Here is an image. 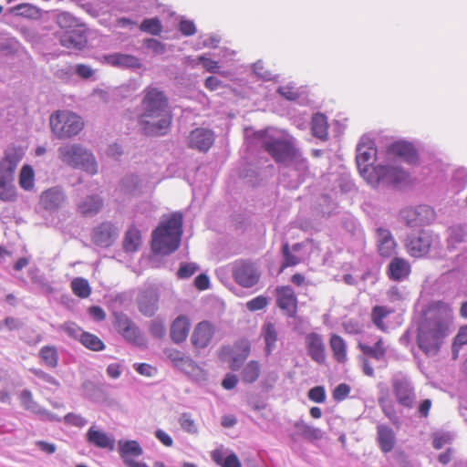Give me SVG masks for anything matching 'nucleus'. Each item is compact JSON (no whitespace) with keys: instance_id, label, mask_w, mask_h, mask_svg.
Wrapping results in <instances>:
<instances>
[{"instance_id":"nucleus-1","label":"nucleus","mask_w":467,"mask_h":467,"mask_svg":"<svg viewBox=\"0 0 467 467\" xmlns=\"http://www.w3.org/2000/svg\"><path fill=\"white\" fill-rule=\"evenodd\" d=\"M451 316L442 307L432 306L426 310L418 327L417 344L428 357L436 356L444 339L450 335Z\"/></svg>"},{"instance_id":"nucleus-2","label":"nucleus","mask_w":467,"mask_h":467,"mask_svg":"<svg viewBox=\"0 0 467 467\" xmlns=\"http://www.w3.org/2000/svg\"><path fill=\"white\" fill-rule=\"evenodd\" d=\"M182 213L175 212L162 220L152 233L151 249L154 254L168 255L176 251L182 235Z\"/></svg>"},{"instance_id":"nucleus-3","label":"nucleus","mask_w":467,"mask_h":467,"mask_svg":"<svg viewBox=\"0 0 467 467\" xmlns=\"http://www.w3.org/2000/svg\"><path fill=\"white\" fill-rule=\"evenodd\" d=\"M58 158L67 165L80 169L91 175L98 171L94 155L78 143H67L57 149Z\"/></svg>"},{"instance_id":"nucleus-4","label":"nucleus","mask_w":467,"mask_h":467,"mask_svg":"<svg viewBox=\"0 0 467 467\" xmlns=\"http://www.w3.org/2000/svg\"><path fill=\"white\" fill-rule=\"evenodd\" d=\"M262 146L279 165L302 155L296 147L295 140L285 135H266L262 140Z\"/></svg>"},{"instance_id":"nucleus-5","label":"nucleus","mask_w":467,"mask_h":467,"mask_svg":"<svg viewBox=\"0 0 467 467\" xmlns=\"http://www.w3.org/2000/svg\"><path fill=\"white\" fill-rule=\"evenodd\" d=\"M84 123L77 114L63 110L50 116L51 130L58 139L76 136L83 129Z\"/></svg>"},{"instance_id":"nucleus-6","label":"nucleus","mask_w":467,"mask_h":467,"mask_svg":"<svg viewBox=\"0 0 467 467\" xmlns=\"http://www.w3.org/2000/svg\"><path fill=\"white\" fill-rule=\"evenodd\" d=\"M145 117L171 116L169 109L168 98L163 91L157 88L148 87L143 90V99L140 102V113Z\"/></svg>"},{"instance_id":"nucleus-7","label":"nucleus","mask_w":467,"mask_h":467,"mask_svg":"<svg viewBox=\"0 0 467 467\" xmlns=\"http://www.w3.org/2000/svg\"><path fill=\"white\" fill-rule=\"evenodd\" d=\"M280 166V182L289 189L298 188L309 173L307 160L302 155Z\"/></svg>"},{"instance_id":"nucleus-8","label":"nucleus","mask_w":467,"mask_h":467,"mask_svg":"<svg viewBox=\"0 0 467 467\" xmlns=\"http://www.w3.org/2000/svg\"><path fill=\"white\" fill-rule=\"evenodd\" d=\"M406 178L404 171L390 165H377L368 174L366 181L372 186L396 185Z\"/></svg>"},{"instance_id":"nucleus-9","label":"nucleus","mask_w":467,"mask_h":467,"mask_svg":"<svg viewBox=\"0 0 467 467\" xmlns=\"http://www.w3.org/2000/svg\"><path fill=\"white\" fill-rule=\"evenodd\" d=\"M231 268L234 281L243 287H253L260 279L258 267L249 260H236L231 265Z\"/></svg>"},{"instance_id":"nucleus-10","label":"nucleus","mask_w":467,"mask_h":467,"mask_svg":"<svg viewBox=\"0 0 467 467\" xmlns=\"http://www.w3.org/2000/svg\"><path fill=\"white\" fill-rule=\"evenodd\" d=\"M172 116L145 117V114L138 115V124L140 132L148 137H160L166 135L171 125Z\"/></svg>"},{"instance_id":"nucleus-11","label":"nucleus","mask_w":467,"mask_h":467,"mask_svg":"<svg viewBox=\"0 0 467 467\" xmlns=\"http://www.w3.org/2000/svg\"><path fill=\"white\" fill-rule=\"evenodd\" d=\"M114 318V326L125 340L137 347L145 346L146 341L139 327L127 315L115 313Z\"/></svg>"},{"instance_id":"nucleus-12","label":"nucleus","mask_w":467,"mask_h":467,"mask_svg":"<svg viewBox=\"0 0 467 467\" xmlns=\"http://www.w3.org/2000/svg\"><path fill=\"white\" fill-rule=\"evenodd\" d=\"M391 385L398 403L406 409H412L416 401V393L410 379L406 376L397 375L392 379Z\"/></svg>"},{"instance_id":"nucleus-13","label":"nucleus","mask_w":467,"mask_h":467,"mask_svg":"<svg viewBox=\"0 0 467 467\" xmlns=\"http://www.w3.org/2000/svg\"><path fill=\"white\" fill-rule=\"evenodd\" d=\"M435 236L431 231L421 230L407 236L405 246L407 252L414 257L425 255L433 244Z\"/></svg>"},{"instance_id":"nucleus-14","label":"nucleus","mask_w":467,"mask_h":467,"mask_svg":"<svg viewBox=\"0 0 467 467\" xmlns=\"http://www.w3.org/2000/svg\"><path fill=\"white\" fill-rule=\"evenodd\" d=\"M400 217L408 226L416 227L429 223L434 218V212L428 205H419L403 209Z\"/></svg>"},{"instance_id":"nucleus-15","label":"nucleus","mask_w":467,"mask_h":467,"mask_svg":"<svg viewBox=\"0 0 467 467\" xmlns=\"http://www.w3.org/2000/svg\"><path fill=\"white\" fill-rule=\"evenodd\" d=\"M376 149L373 148L372 142H365L362 139L357 146L356 162L360 175L366 180L368 174L375 167L372 166L371 161L376 155Z\"/></svg>"},{"instance_id":"nucleus-16","label":"nucleus","mask_w":467,"mask_h":467,"mask_svg":"<svg viewBox=\"0 0 467 467\" xmlns=\"http://www.w3.org/2000/svg\"><path fill=\"white\" fill-rule=\"evenodd\" d=\"M119 234V229L110 222H103L96 226L91 234L92 242L99 247L107 248L113 244Z\"/></svg>"},{"instance_id":"nucleus-17","label":"nucleus","mask_w":467,"mask_h":467,"mask_svg":"<svg viewBox=\"0 0 467 467\" xmlns=\"http://www.w3.org/2000/svg\"><path fill=\"white\" fill-rule=\"evenodd\" d=\"M160 295L153 286L144 288L138 296L139 311L145 317H151L158 310Z\"/></svg>"},{"instance_id":"nucleus-18","label":"nucleus","mask_w":467,"mask_h":467,"mask_svg":"<svg viewBox=\"0 0 467 467\" xmlns=\"http://www.w3.org/2000/svg\"><path fill=\"white\" fill-rule=\"evenodd\" d=\"M119 452L127 467H149L145 462L132 460L130 456L140 457L143 450L137 441H119Z\"/></svg>"},{"instance_id":"nucleus-19","label":"nucleus","mask_w":467,"mask_h":467,"mask_svg":"<svg viewBox=\"0 0 467 467\" xmlns=\"http://www.w3.org/2000/svg\"><path fill=\"white\" fill-rule=\"evenodd\" d=\"M214 327L209 321L199 322L193 328L191 336L192 345L198 349L205 348L211 343L214 336Z\"/></svg>"},{"instance_id":"nucleus-20","label":"nucleus","mask_w":467,"mask_h":467,"mask_svg":"<svg viewBox=\"0 0 467 467\" xmlns=\"http://www.w3.org/2000/svg\"><path fill=\"white\" fill-rule=\"evenodd\" d=\"M215 139L212 130L197 128L191 131L188 137V146L199 151L206 152L213 144Z\"/></svg>"},{"instance_id":"nucleus-21","label":"nucleus","mask_w":467,"mask_h":467,"mask_svg":"<svg viewBox=\"0 0 467 467\" xmlns=\"http://www.w3.org/2000/svg\"><path fill=\"white\" fill-rule=\"evenodd\" d=\"M306 348L313 361L321 365L326 361V346L321 335L311 332L305 337Z\"/></svg>"},{"instance_id":"nucleus-22","label":"nucleus","mask_w":467,"mask_h":467,"mask_svg":"<svg viewBox=\"0 0 467 467\" xmlns=\"http://www.w3.org/2000/svg\"><path fill=\"white\" fill-rule=\"evenodd\" d=\"M223 352L231 355L229 367L232 370L236 371L250 354V343L246 339H242L237 341L233 348L230 347L223 348Z\"/></svg>"},{"instance_id":"nucleus-23","label":"nucleus","mask_w":467,"mask_h":467,"mask_svg":"<svg viewBox=\"0 0 467 467\" xmlns=\"http://www.w3.org/2000/svg\"><path fill=\"white\" fill-rule=\"evenodd\" d=\"M376 242L378 253L381 257L390 258L396 253L397 243L389 229L377 228Z\"/></svg>"},{"instance_id":"nucleus-24","label":"nucleus","mask_w":467,"mask_h":467,"mask_svg":"<svg viewBox=\"0 0 467 467\" xmlns=\"http://www.w3.org/2000/svg\"><path fill=\"white\" fill-rule=\"evenodd\" d=\"M275 292L277 306L282 310H285L289 317H294L297 305V298L294 289L290 285L278 286Z\"/></svg>"},{"instance_id":"nucleus-25","label":"nucleus","mask_w":467,"mask_h":467,"mask_svg":"<svg viewBox=\"0 0 467 467\" xmlns=\"http://www.w3.org/2000/svg\"><path fill=\"white\" fill-rule=\"evenodd\" d=\"M388 154L396 156L410 164L417 161V152L414 146L405 140L391 143L388 147Z\"/></svg>"},{"instance_id":"nucleus-26","label":"nucleus","mask_w":467,"mask_h":467,"mask_svg":"<svg viewBox=\"0 0 467 467\" xmlns=\"http://www.w3.org/2000/svg\"><path fill=\"white\" fill-rule=\"evenodd\" d=\"M60 44L67 48L83 49L87 45L85 29L79 26L65 31L60 36Z\"/></svg>"},{"instance_id":"nucleus-27","label":"nucleus","mask_w":467,"mask_h":467,"mask_svg":"<svg viewBox=\"0 0 467 467\" xmlns=\"http://www.w3.org/2000/svg\"><path fill=\"white\" fill-rule=\"evenodd\" d=\"M104 59L109 65L121 69L135 70L140 68L142 66L140 58L129 54H109L104 57Z\"/></svg>"},{"instance_id":"nucleus-28","label":"nucleus","mask_w":467,"mask_h":467,"mask_svg":"<svg viewBox=\"0 0 467 467\" xmlns=\"http://www.w3.org/2000/svg\"><path fill=\"white\" fill-rule=\"evenodd\" d=\"M66 195L61 188L52 187L45 191L40 197L44 209L49 212L57 211L64 204Z\"/></svg>"},{"instance_id":"nucleus-29","label":"nucleus","mask_w":467,"mask_h":467,"mask_svg":"<svg viewBox=\"0 0 467 467\" xmlns=\"http://www.w3.org/2000/svg\"><path fill=\"white\" fill-rule=\"evenodd\" d=\"M410 274V263L400 257H394L387 267V275L390 280L402 282L406 280Z\"/></svg>"},{"instance_id":"nucleus-30","label":"nucleus","mask_w":467,"mask_h":467,"mask_svg":"<svg viewBox=\"0 0 467 467\" xmlns=\"http://www.w3.org/2000/svg\"><path fill=\"white\" fill-rule=\"evenodd\" d=\"M293 426L296 430V431L290 434V439L294 442H296L299 437L310 441L321 440L323 437V432L319 428L310 426L303 420L295 421Z\"/></svg>"},{"instance_id":"nucleus-31","label":"nucleus","mask_w":467,"mask_h":467,"mask_svg":"<svg viewBox=\"0 0 467 467\" xmlns=\"http://www.w3.org/2000/svg\"><path fill=\"white\" fill-rule=\"evenodd\" d=\"M191 327V322L187 316H178L171 325L170 336L171 340L180 344L185 341Z\"/></svg>"},{"instance_id":"nucleus-32","label":"nucleus","mask_w":467,"mask_h":467,"mask_svg":"<svg viewBox=\"0 0 467 467\" xmlns=\"http://www.w3.org/2000/svg\"><path fill=\"white\" fill-rule=\"evenodd\" d=\"M86 438L88 442L98 448L108 449L109 451H113L115 448L114 439L109 437L104 431L97 430L95 426H91L88 429Z\"/></svg>"},{"instance_id":"nucleus-33","label":"nucleus","mask_w":467,"mask_h":467,"mask_svg":"<svg viewBox=\"0 0 467 467\" xmlns=\"http://www.w3.org/2000/svg\"><path fill=\"white\" fill-rule=\"evenodd\" d=\"M377 441L383 452L391 451L396 443V436L393 430L388 425L379 424L377 426Z\"/></svg>"},{"instance_id":"nucleus-34","label":"nucleus","mask_w":467,"mask_h":467,"mask_svg":"<svg viewBox=\"0 0 467 467\" xmlns=\"http://www.w3.org/2000/svg\"><path fill=\"white\" fill-rule=\"evenodd\" d=\"M103 206V201L99 195H89L83 199L78 204V212L85 216H94Z\"/></svg>"},{"instance_id":"nucleus-35","label":"nucleus","mask_w":467,"mask_h":467,"mask_svg":"<svg viewBox=\"0 0 467 467\" xmlns=\"http://www.w3.org/2000/svg\"><path fill=\"white\" fill-rule=\"evenodd\" d=\"M358 347L365 356L376 360L384 359L388 350V348L381 337H379L373 346L359 343Z\"/></svg>"},{"instance_id":"nucleus-36","label":"nucleus","mask_w":467,"mask_h":467,"mask_svg":"<svg viewBox=\"0 0 467 467\" xmlns=\"http://www.w3.org/2000/svg\"><path fill=\"white\" fill-rule=\"evenodd\" d=\"M447 242L450 248H455L458 244L466 242L467 227L462 224H455L448 228Z\"/></svg>"},{"instance_id":"nucleus-37","label":"nucleus","mask_w":467,"mask_h":467,"mask_svg":"<svg viewBox=\"0 0 467 467\" xmlns=\"http://www.w3.org/2000/svg\"><path fill=\"white\" fill-rule=\"evenodd\" d=\"M261 335L265 342V353L270 355L276 347L277 330L275 326L271 322L265 324L262 327Z\"/></svg>"},{"instance_id":"nucleus-38","label":"nucleus","mask_w":467,"mask_h":467,"mask_svg":"<svg viewBox=\"0 0 467 467\" xmlns=\"http://www.w3.org/2000/svg\"><path fill=\"white\" fill-rule=\"evenodd\" d=\"M329 344L337 361L344 363L347 360V345L345 340L340 336L333 334Z\"/></svg>"},{"instance_id":"nucleus-39","label":"nucleus","mask_w":467,"mask_h":467,"mask_svg":"<svg viewBox=\"0 0 467 467\" xmlns=\"http://www.w3.org/2000/svg\"><path fill=\"white\" fill-rule=\"evenodd\" d=\"M166 357L173 363L174 366L183 369L185 367L193 368L194 361L188 356H185L182 352L168 348L165 350Z\"/></svg>"},{"instance_id":"nucleus-40","label":"nucleus","mask_w":467,"mask_h":467,"mask_svg":"<svg viewBox=\"0 0 467 467\" xmlns=\"http://www.w3.org/2000/svg\"><path fill=\"white\" fill-rule=\"evenodd\" d=\"M327 117L322 113H317L312 118L313 135L322 140L327 139Z\"/></svg>"},{"instance_id":"nucleus-41","label":"nucleus","mask_w":467,"mask_h":467,"mask_svg":"<svg viewBox=\"0 0 467 467\" xmlns=\"http://www.w3.org/2000/svg\"><path fill=\"white\" fill-rule=\"evenodd\" d=\"M141 244V236L140 232L131 227L130 228L125 235L123 241V248L127 253H134L136 252Z\"/></svg>"},{"instance_id":"nucleus-42","label":"nucleus","mask_w":467,"mask_h":467,"mask_svg":"<svg viewBox=\"0 0 467 467\" xmlns=\"http://www.w3.org/2000/svg\"><path fill=\"white\" fill-rule=\"evenodd\" d=\"M260 372L261 368L259 363L255 360H251L244 366L241 372L242 380L248 384L254 383L258 379Z\"/></svg>"},{"instance_id":"nucleus-43","label":"nucleus","mask_w":467,"mask_h":467,"mask_svg":"<svg viewBox=\"0 0 467 467\" xmlns=\"http://www.w3.org/2000/svg\"><path fill=\"white\" fill-rule=\"evenodd\" d=\"M20 400L22 407L36 415L44 412V408H42L36 401L33 399V394L29 389H23L20 393Z\"/></svg>"},{"instance_id":"nucleus-44","label":"nucleus","mask_w":467,"mask_h":467,"mask_svg":"<svg viewBox=\"0 0 467 467\" xmlns=\"http://www.w3.org/2000/svg\"><path fill=\"white\" fill-rule=\"evenodd\" d=\"M39 357L48 368H54L58 364V352L54 346L43 347L39 351Z\"/></svg>"},{"instance_id":"nucleus-45","label":"nucleus","mask_w":467,"mask_h":467,"mask_svg":"<svg viewBox=\"0 0 467 467\" xmlns=\"http://www.w3.org/2000/svg\"><path fill=\"white\" fill-rule=\"evenodd\" d=\"M393 310L389 309L387 306H376L373 307L371 312V318L373 324L380 330L386 331L387 327L384 323V318L391 314Z\"/></svg>"},{"instance_id":"nucleus-46","label":"nucleus","mask_w":467,"mask_h":467,"mask_svg":"<svg viewBox=\"0 0 467 467\" xmlns=\"http://www.w3.org/2000/svg\"><path fill=\"white\" fill-rule=\"evenodd\" d=\"M71 288L73 293L80 298H87L91 293V288L88 280L83 277H77L73 279L71 282Z\"/></svg>"},{"instance_id":"nucleus-47","label":"nucleus","mask_w":467,"mask_h":467,"mask_svg":"<svg viewBox=\"0 0 467 467\" xmlns=\"http://www.w3.org/2000/svg\"><path fill=\"white\" fill-rule=\"evenodd\" d=\"M35 173L34 170L29 165H25L21 169L19 176V184L21 188L26 191H30L34 187Z\"/></svg>"},{"instance_id":"nucleus-48","label":"nucleus","mask_w":467,"mask_h":467,"mask_svg":"<svg viewBox=\"0 0 467 467\" xmlns=\"http://www.w3.org/2000/svg\"><path fill=\"white\" fill-rule=\"evenodd\" d=\"M81 344L92 351L104 350L105 344L96 336L88 332H85L80 340Z\"/></svg>"},{"instance_id":"nucleus-49","label":"nucleus","mask_w":467,"mask_h":467,"mask_svg":"<svg viewBox=\"0 0 467 467\" xmlns=\"http://www.w3.org/2000/svg\"><path fill=\"white\" fill-rule=\"evenodd\" d=\"M379 404L384 413V415L396 426L400 424V420L399 416L396 413L394 405L391 401H389L386 399H379Z\"/></svg>"},{"instance_id":"nucleus-50","label":"nucleus","mask_w":467,"mask_h":467,"mask_svg":"<svg viewBox=\"0 0 467 467\" xmlns=\"http://www.w3.org/2000/svg\"><path fill=\"white\" fill-rule=\"evenodd\" d=\"M16 196L15 187L5 176L0 175V200L11 201Z\"/></svg>"},{"instance_id":"nucleus-51","label":"nucleus","mask_w":467,"mask_h":467,"mask_svg":"<svg viewBox=\"0 0 467 467\" xmlns=\"http://www.w3.org/2000/svg\"><path fill=\"white\" fill-rule=\"evenodd\" d=\"M140 29L154 36L161 34L162 26L159 18H147L140 24Z\"/></svg>"},{"instance_id":"nucleus-52","label":"nucleus","mask_w":467,"mask_h":467,"mask_svg":"<svg viewBox=\"0 0 467 467\" xmlns=\"http://www.w3.org/2000/svg\"><path fill=\"white\" fill-rule=\"evenodd\" d=\"M60 329L66 332L70 337L74 339H79V341L81 340L82 336L85 334V331H83L80 327L70 321L62 324L60 326Z\"/></svg>"},{"instance_id":"nucleus-53","label":"nucleus","mask_w":467,"mask_h":467,"mask_svg":"<svg viewBox=\"0 0 467 467\" xmlns=\"http://www.w3.org/2000/svg\"><path fill=\"white\" fill-rule=\"evenodd\" d=\"M57 23L61 28L67 30L78 27L77 19L67 12L60 13L57 17Z\"/></svg>"},{"instance_id":"nucleus-54","label":"nucleus","mask_w":467,"mask_h":467,"mask_svg":"<svg viewBox=\"0 0 467 467\" xmlns=\"http://www.w3.org/2000/svg\"><path fill=\"white\" fill-rule=\"evenodd\" d=\"M199 270V265L195 263H182L177 271L180 279H187L193 275Z\"/></svg>"},{"instance_id":"nucleus-55","label":"nucleus","mask_w":467,"mask_h":467,"mask_svg":"<svg viewBox=\"0 0 467 467\" xmlns=\"http://www.w3.org/2000/svg\"><path fill=\"white\" fill-rule=\"evenodd\" d=\"M452 183L458 192L462 191L466 186L467 170L465 168H459L454 171Z\"/></svg>"},{"instance_id":"nucleus-56","label":"nucleus","mask_w":467,"mask_h":467,"mask_svg":"<svg viewBox=\"0 0 467 467\" xmlns=\"http://www.w3.org/2000/svg\"><path fill=\"white\" fill-rule=\"evenodd\" d=\"M282 254L285 261L282 265L281 270H283L285 267L294 266L299 264V258L290 252L289 244L286 242L284 243L282 246Z\"/></svg>"},{"instance_id":"nucleus-57","label":"nucleus","mask_w":467,"mask_h":467,"mask_svg":"<svg viewBox=\"0 0 467 467\" xmlns=\"http://www.w3.org/2000/svg\"><path fill=\"white\" fill-rule=\"evenodd\" d=\"M140 179L137 175L130 174L125 176L121 181L123 189L130 193H135L139 191Z\"/></svg>"},{"instance_id":"nucleus-58","label":"nucleus","mask_w":467,"mask_h":467,"mask_svg":"<svg viewBox=\"0 0 467 467\" xmlns=\"http://www.w3.org/2000/svg\"><path fill=\"white\" fill-rule=\"evenodd\" d=\"M150 333L156 338H161L166 333V327L161 318L156 317L150 321Z\"/></svg>"},{"instance_id":"nucleus-59","label":"nucleus","mask_w":467,"mask_h":467,"mask_svg":"<svg viewBox=\"0 0 467 467\" xmlns=\"http://www.w3.org/2000/svg\"><path fill=\"white\" fill-rule=\"evenodd\" d=\"M12 11L18 16L25 17H34L37 14V9L30 4H20L15 6Z\"/></svg>"},{"instance_id":"nucleus-60","label":"nucleus","mask_w":467,"mask_h":467,"mask_svg":"<svg viewBox=\"0 0 467 467\" xmlns=\"http://www.w3.org/2000/svg\"><path fill=\"white\" fill-rule=\"evenodd\" d=\"M29 371L36 377H37L39 379L43 380L44 382L51 386H54L56 388H58L60 386L59 381L56 378L43 371L42 369L31 368H29Z\"/></svg>"},{"instance_id":"nucleus-61","label":"nucleus","mask_w":467,"mask_h":467,"mask_svg":"<svg viewBox=\"0 0 467 467\" xmlns=\"http://www.w3.org/2000/svg\"><path fill=\"white\" fill-rule=\"evenodd\" d=\"M64 422L67 425L75 426V427H84L88 423V420L82 417L79 414H76L73 412H69L64 417Z\"/></svg>"},{"instance_id":"nucleus-62","label":"nucleus","mask_w":467,"mask_h":467,"mask_svg":"<svg viewBox=\"0 0 467 467\" xmlns=\"http://www.w3.org/2000/svg\"><path fill=\"white\" fill-rule=\"evenodd\" d=\"M23 327V322L14 317H7L0 321V330L6 328L8 331L17 330Z\"/></svg>"},{"instance_id":"nucleus-63","label":"nucleus","mask_w":467,"mask_h":467,"mask_svg":"<svg viewBox=\"0 0 467 467\" xmlns=\"http://www.w3.org/2000/svg\"><path fill=\"white\" fill-rule=\"evenodd\" d=\"M307 396L309 400L317 403H323L326 400V390L323 386H317L309 389Z\"/></svg>"},{"instance_id":"nucleus-64","label":"nucleus","mask_w":467,"mask_h":467,"mask_svg":"<svg viewBox=\"0 0 467 467\" xmlns=\"http://www.w3.org/2000/svg\"><path fill=\"white\" fill-rule=\"evenodd\" d=\"M179 422L183 431L192 434L197 432V427L195 425V422L188 414L183 413L181 416Z\"/></svg>"}]
</instances>
